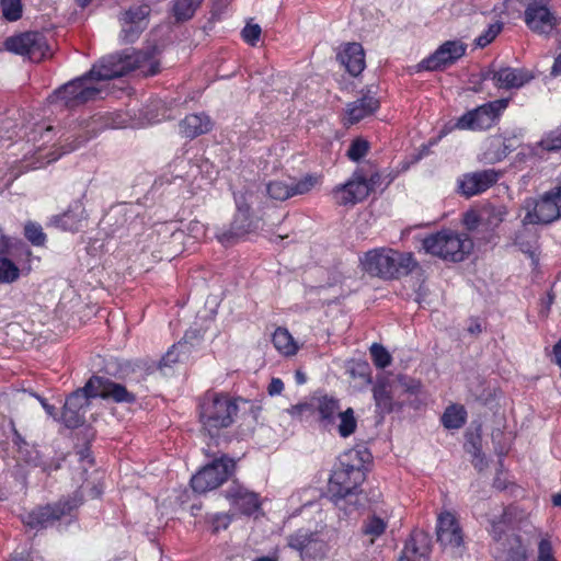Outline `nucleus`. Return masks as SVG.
I'll use <instances>...</instances> for the list:
<instances>
[{
	"mask_svg": "<svg viewBox=\"0 0 561 561\" xmlns=\"http://www.w3.org/2000/svg\"><path fill=\"white\" fill-rule=\"evenodd\" d=\"M154 53V49L144 51L125 49L104 56L93 65L90 71L57 89L49 96V102L75 108L98 99L101 93V89L96 85L99 81L119 78L134 70H138L145 77L154 76L160 70V61Z\"/></svg>",
	"mask_w": 561,
	"mask_h": 561,
	"instance_id": "nucleus-1",
	"label": "nucleus"
},
{
	"mask_svg": "<svg viewBox=\"0 0 561 561\" xmlns=\"http://www.w3.org/2000/svg\"><path fill=\"white\" fill-rule=\"evenodd\" d=\"M365 480L363 463L357 450H348L339 458L329 481V493L340 510H346V497Z\"/></svg>",
	"mask_w": 561,
	"mask_h": 561,
	"instance_id": "nucleus-2",
	"label": "nucleus"
},
{
	"mask_svg": "<svg viewBox=\"0 0 561 561\" xmlns=\"http://www.w3.org/2000/svg\"><path fill=\"white\" fill-rule=\"evenodd\" d=\"M360 265L371 276L392 279L412 272L416 262L411 253L399 252L390 248H378L367 251L360 257Z\"/></svg>",
	"mask_w": 561,
	"mask_h": 561,
	"instance_id": "nucleus-3",
	"label": "nucleus"
},
{
	"mask_svg": "<svg viewBox=\"0 0 561 561\" xmlns=\"http://www.w3.org/2000/svg\"><path fill=\"white\" fill-rule=\"evenodd\" d=\"M238 405L229 396L206 393L199 403V421L203 430L215 437L220 430L229 427L237 415Z\"/></svg>",
	"mask_w": 561,
	"mask_h": 561,
	"instance_id": "nucleus-4",
	"label": "nucleus"
},
{
	"mask_svg": "<svg viewBox=\"0 0 561 561\" xmlns=\"http://www.w3.org/2000/svg\"><path fill=\"white\" fill-rule=\"evenodd\" d=\"M473 243L467 233L442 230L423 239L424 250L451 262H461L472 250Z\"/></svg>",
	"mask_w": 561,
	"mask_h": 561,
	"instance_id": "nucleus-5",
	"label": "nucleus"
},
{
	"mask_svg": "<svg viewBox=\"0 0 561 561\" xmlns=\"http://www.w3.org/2000/svg\"><path fill=\"white\" fill-rule=\"evenodd\" d=\"M31 249L21 241L0 253V284L11 285L26 276L31 271Z\"/></svg>",
	"mask_w": 561,
	"mask_h": 561,
	"instance_id": "nucleus-6",
	"label": "nucleus"
},
{
	"mask_svg": "<svg viewBox=\"0 0 561 561\" xmlns=\"http://www.w3.org/2000/svg\"><path fill=\"white\" fill-rule=\"evenodd\" d=\"M525 225L550 224L561 217V185L546 192L540 199H527Z\"/></svg>",
	"mask_w": 561,
	"mask_h": 561,
	"instance_id": "nucleus-7",
	"label": "nucleus"
},
{
	"mask_svg": "<svg viewBox=\"0 0 561 561\" xmlns=\"http://www.w3.org/2000/svg\"><path fill=\"white\" fill-rule=\"evenodd\" d=\"M234 467V460L222 455L194 474L191 479V486L197 493L215 490L232 474Z\"/></svg>",
	"mask_w": 561,
	"mask_h": 561,
	"instance_id": "nucleus-8",
	"label": "nucleus"
},
{
	"mask_svg": "<svg viewBox=\"0 0 561 561\" xmlns=\"http://www.w3.org/2000/svg\"><path fill=\"white\" fill-rule=\"evenodd\" d=\"M437 541L451 557H461L465 551V538L458 518L451 512L438 514L436 524Z\"/></svg>",
	"mask_w": 561,
	"mask_h": 561,
	"instance_id": "nucleus-9",
	"label": "nucleus"
},
{
	"mask_svg": "<svg viewBox=\"0 0 561 561\" xmlns=\"http://www.w3.org/2000/svg\"><path fill=\"white\" fill-rule=\"evenodd\" d=\"M508 100L501 99L485 103L468 111L456 122V128L461 130H485L493 126L501 113L507 107Z\"/></svg>",
	"mask_w": 561,
	"mask_h": 561,
	"instance_id": "nucleus-10",
	"label": "nucleus"
},
{
	"mask_svg": "<svg viewBox=\"0 0 561 561\" xmlns=\"http://www.w3.org/2000/svg\"><path fill=\"white\" fill-rule=\"evenodd\" d=\"M287 545L299 552L302 561H322L329 551V546L321 534L308 529H298L289 535Z\"/></svg>",
	"mask_w": 561,
	"mask_h": 561,
	"instance_id": "nucleus-11",
	"label": "nucleus"
},
{
	"mask_svg": "<svg viewBox=\"0 0 561 561\" xmlns=\"http://www.w3.org/2000/svg\"><path fill=\"white\" fill-rule=\"evenodd\" d=\"M4 47L16 55L27 56L33 61L44 59L49 49L46 37L39 32H26L8 37Z\"/></svg>",
	"mask_w": 561,
	"mask_h": 561,
	"instance_id": "nucleus-12",
	"label": "nucleus"
},
{
	"mask_svg": "<svg viewBox=\"0 0 561 561\" xmlns=\"http://www.w3.org/2000/svg\"><path fill=\"white\" fill-rule=\"evenodd\" d=\"M85 392L94 398L111 399L117 403H133L136 397L125 386L102 377L92 376L84 386Z\"/></svg>",
	"mask_w": 561,
	"mask_h": 561,
	"instance_id": "nucleus-13",
	"label": "nucleus"
},
{
	"mask_svg": "<svg viewBox=\"0 0 561 561\" xmlns=\"http://www.w3.org/2000/svg\"><path fill=\"white\" fill-rule=\"evenodd\" d=\"M93 123L94 119H84L81 123L75 124L61 134L60 138L65 144L58 149V152L53 151L45 156L41 154L39 157L47 158V163H50L58 160L62 154L76 150L80 145L95 136L92 129Z\"/></svg>",
	"mask_w": 561,
	"mask_h": 561,
	"instance_id": "nucleus-14",
	"label": "nucleus"
},
{
	"mask_svg": "<svg viewBox=\"0 0 561 561\" xmlns=\"http://www.w3.org/2000/svg\"><path fill=\"white\" fill-rule=\"evenodd\" d=\"M467 49V45L460 41H447L442 44L431 56L419 64L420 70H438L453 65L461 58Z\"/></svg>",
	"mask_w": 561,
	"mask_h": 561,
	"instance_id": "nucleus-15",
	"label": "nucleus"
},
{
	"mask_svg": "<svg viewBox=\"0 0 561 561\" xmlns=\"http://www.w3.org/2000/svg\"><path fill=\"white\" fill-rule=\"evenodd\" d=\"M368 195L366 175L362 169H357L346 183L336 186L333 191L336 204L342 206H353L364 201Z\"/></svg>",
	"mask_w": 561,
	"mask_h": 561,
	"instance_id": "nucleus-16",
	"label": "nucleus"
},
{
	"mask_svg": "<svg viewBox=\"0 0 561 561\" xmlns=\"http://www.w3.org/2000/svg\"><path fill=\"white\" fill-rule=\"evenodd\" d=\"M483 80H492L497 89H519L534 79V75L525 68L492 66L482 75Z\"/></svg>",
	"mask_w": 561,
	"mask_h": 561,
	"instance_id": "nucleus-17",
	"label": "nucleus"
},
{
	"mask_svg": "<svg viewBox=\"0 0 561 561\" xmlns=\"http://www.w3.org/2000/svg\"><path fill=\"white\" fill-rule=\"evenodd\" d=\"M71 508L72 507L68 502L38 506L23 515L22 520L31 528H46L69 513Z\"/></svg>",
	"mask_w": 561,
	"mask_h": 561,
	"instance_id": "nucleus-18",
	"label": "nucleus"
},
{
	"mask_svg": "<svg viewBox=\"0 0 561 561\" xmlns=\"http://www.w3.org/2000/svg\"><path fill=\"white\" fill-rule=\"evenodd\" d=\"M89 396L84 387L73 391L67 399L62 409L61 420L69 428H76L84 423V414L89 407Z\"/></svg>",
	"mask_w": 561,
	"mask_h": 561,
	"instance_id": "nucleus-19",
	"label": "nucleus"
},
{
	"mask_svg": "<svg viewBox=\"0 0 561 561\" xmlns=\"http://www.w3.org/2000/svg\"><path fill=\"white\" fill-rule=\"evenodd\" d=\"M499 178L500 173L493 169L465 174L459 180V190L462 195L471 197L485 192L497 182Z\"/></svg>",
	"mask_w": 561,
	"mask_h": 561,
	"instance_id": "nucleus-20",
	"label": "nucleus"
},
{
	"mask_svg": "<svg viewBox=\"0 0 561 561\" xmlns=\"http://www.w3.org/2000/svg\"><path fill=\"white\" fill-rule=\"evenodd\" d=\"M525 23L533 32L547 35L558 25V19L545 4L531 3L525 10Z\"/></svg>",
	"mask_w": 561,
	"mask_h": 561,
	"instance_id": "nucleus-21",
	"label": "nucleus"
},
{
	"mask_svg": "<svg viewBox=\"0 0 561 561\" xmlns=\"http://www.w3.org/2000/svg\"><path fill=\"white\" fill-rule=\"evenodd\" d=\"M225 497L241 514L252 515L260 508L259 495L233 481L225 491Z\"/></svg>",
	"mask_w": 561,
	"mask_h": 561,
	"instance_id": "nucleus-22",
	"label": "nucleus"
},
{
	"mask_svg": "<svg viewBox=\"0 0 561 561\" xmlns=\"http://www.w3.org/2000/svg\"><path fill=\"white\" fill-rule=\"evenodd\" d=\"M255 229V222L251 214L236 213L230 227L217 233L218 241L228 247L243 238L249 232Z\"/></svg>",
	"mask_w": 561,
	"mask_h": 561,
	"instance_id": "nucleus-23",
	"label": "nucleus"
},
{
	"mask_svg": "<svg viewBox=\"0 0 561 561\" xmlns=\"http://www.w3.org/2000/svg\"><path fill=\"white\" fill-rule=\"evenodd\" d=\"M376 412L383 416L393 411L396 402L392 397L391 382L385 376L377 377L373 386Z\"/></svg>",
	"mask_w": 561,
	"mask_h": 561,
	"instance_id": "nucleus-24",
	"label": "nucleus"
},
{
	"mask_svg": "<svg viewBox=\"0 0 561 561\" xmlns=\"http://www.w3.org/2000/svg\"><path fill=\"white\" fill-rule=\"evenodd\" d=\"M337 59L354 77L365 69V53L363 46L358 43L346 44L343 50L337 54Z\"/></svg>",
	"mask_w": 561,
	"mask_h": 561,
	"instance_id": "nucleus-25",
	"label": "nucleus"
},
{
	"mask_svg": "<svg viewBox=\"0 0 561 561\" xmlns=\"http://www.w3.org/2000/svg\"><path fill=\"white\" fill-rule=\"evenodd\" d=\"M400 561H430V545L423 533H414L405 542Z\"/></svg>",
	"mask_w": 561,
	"mask_h": 561,
	"instance_id": "nucleus-26",
	"label": "nucleus"
},
{
	"mask_svg": "<svg viewBox=\"0 0 561 561\" xmlns=\"http://www.w3.org/2000/svg\"><path fill=\"white\" fill-rule=\"evenodd\" d=\"M213 128L210 117L204 113L190 114L180 122L182 136L193 139L208 133Z\"/></svg>",
	"mask_w": 561,
	"mask_h": 561,
	"instance_id": "nucleus-27",
	"label": "nucleus"
},
{
	"mask_svg": "<svg viewBox=\"0 0 561 561\" xmlns=\"http://www.w3.org/2000/svg\"><path fill=\"white\" fill-rule=\"evenodd\" d=\"M379 107V101L371 94H365L360 99L347 104L346 119L350 124H355L360 119L371 115Z\"/></svg>",
	"mask_w": 561,
	"mask_h": 561,
	"instance_id": "nucleus-28",
	"label": "nucleus"
},
{
	"mask_svg": "<svg viewBox=\"0 0 561 561\" xmlns=\"http://www.w3.org/2000/svg\"><path fill=\"white\" fill-rule=\"evenodd\" d=\"M388 527V520L377 516L376 514H369L362 524L360 534L364 537L365 545H373L376 539L381 537Z\"/></svg>",
	"mask_w": 561,
	"mask_h": 561,
	"instance_id": "nucleus-29",
	"label": "nucleus"
},
{
	"mask_svg": "<svg viewBox=\"0 0 561 561\" xmlns=\"http://www.w3.org/2000/svg\"><path fill=\"white\" fill-rule=\"evenodd\" d=\"M83 209L80 205L70 207L67 211L61 215L55 216L51 222L61 230L65 231H78L81 227V222L84 219Z\"/></svg>",
	"mask_w": 561,
	"mask_h": 561,
	"instance_id": "nucleus-30",
	"label": "nucleus"
},
{
	"mask_svg": "<svg viewBox=\"0 0 561 561\" xmlns=\"http://www.w3.org/2000/svg\"><path fill=\"white\" fill-rule=\"evenodd\" d=\"M507 213V207L503 204L486 203L480 209L481 225L494 229L504 221Z\"/></svg>",
	"mask_w": 561,
	"mask_h": 561,
	"instance_id": "nucleus-31",
	"label": "nucleus"
},
{
	"mask_svg": "<svg viewBox=\"0 0 561 561\" xmlns=\"http://www.w3.org/2000/svg\"><path fill=\"white\" fill-rule=\"evenodd\" d=\"M316 401V409L320 415L321 422H323L325 426L333 424L335 416L340 412L339 400L325 394L317 398Z\"/></svg>",
	"mask_w": 561,
	"mask_h": 561,
	"instance_id": "nucleus-32",
	"label": "nucleus"
},
{
	"mask_svg": "<svg viewBox=\"0 0 561 561\" xmlns=\"http://www.w3.org/2000/svg\"><path fill=\"white\" fill-rule=\"evenodd\" d=\"M275 348L285 356H293L298 351V345L286 328H277L272 335Z\"/></svg>",
	"mask_w": 561,
	"mask_h": 561,
	"instance_id": "nucleus-33",
	"label": "nucleus"
},
{
	"mask_svg": "<svg viewBox=\"0 0 561 561\" xmlns=\"http://www.w3.org/2000/svg\"><path fill=\"white\" fill-rule=\"evenodd\" d=\"M515 511L516 510L513 506L504 507L501 511V514L499 516L494 514L490 518V524H491L490 533L495 540H500L502 538V535L505 533L507 526L513 520Z\"/></svg>",
	"mask_w": 561,
	"mask_h": 561,
	"instance_id": "nucleus-34",
	"label": "nucleus"
},
{
	"mask_svg": "<svg viewBox=\"0 0 561 561\" xmlns=\"http://www.w3.org/2000/svg\"><path fill=\"white\" fill-rule=\"evenodd\" d=\"M192 345L186 341L175 343L160 360V367H170L171 365L183 360L191 353Z\"/></svg>",
	"mask_w": 561,
	"mask_h": 561,
	"instance_id": "nucleus-35",
	"label": "nucleus"
},
{
	"mask_svg": "<svg viewBox=\"0 0 561 561\" xmlns=\"http://www.w3.org/2000/svg\"><path fill=\"white\" fill-rule=\"evenodd\" d=\"M467 420V412L462 405L453 404L442 415V423L448 430L460 428Z\"/></svg>",
	"mask_w": 561,
	"mask_h": 561,
	"instance_id": "nucleus-36",
	"label": "nucleus"
},
{
	"mask_svg": "<svg viewBox=\"0 0 561 561\" xmlns=\"http://www.w3.org/2000/svg\"><path fill=\"white\" fill-rule=\"evenodd\" d=\"M203 0H175L173 15L178 22H184L193 18L196 9Z\"/></svg>",
	"mask_w": 561,
	"mask_h": 561,
	"instance_id": "nucleus-37",
	"label": "nucleus"
},
{
	"mask_svg": "<svg viewBox=\"0 0 561 561\" xmlns=\"http://www.w3.org/2000/svg\"><path fill=\"white\" fill-rule=\"evenodd\" d=\"M150 13L148 4L134 5L122 13L119 21L124 24L145 25V20Z\"/></svg>",
	"mask_w": 561,
	"mask_h": 561,
	"instance_id": "nucleus-38",
	"label": "nucleus"
},
{
	"mask_svg": "<svg viewBox=\"0 0 561 561\" xmlns=\"http://www.w3.org/2000/svg\"><path fill=\"white\" fill-rule=\"evenodd\" d=\"M268 196L275 201H286L291 197L290 180H275L266 185Z\"/></svg>",
	"mask_w": 561,
	"mask_h": 561,
	"instance_id": "nucleus-39",
	"label": "nucleus"
},
{
	"mask_svg": "<svg viewBox=\"0 0 561 561\" xmlns=\"http://www.w3.org/2000/svg\"><path fill=\"white\" fill-rule=\"evenodd\" d=\"M337 416L340 419V423L337 426L339 434L342 437H348L355 432L357 426L354 410L352 408H348L344 412H339Z\"/></svg>",
	"mask_w": 561,
	"mask_h": 561,
	"instance_id": "nucleus-40",
	"label": "nucleus"
},
{
	"mask_svg": "<svg viewBox=\"0 0 561 561\" xmlns=\"http://www.w3.org/2000/svg\"><path fill=\"white\" fill-rule=\"evenodd\" d=\"M319 183V178L308 174L299 181L290 180L291 197L309 193Z\"/></svg>",
	"mask_w": 561,
	"mask_h": 561,
	"instance_id": "nucleus-41",
	"label": "nucleus"
},
{
	"mask_svg": "<svg viewBox=\"0 0 561 561\" xmlns=\"http://www.w3.org/2000/svg\"><path fill=\"white\" fill-rule=\"evenodd\" d=\"M24 236L35 247H43L47 239L42 226L33 221L25 224Z\"/></svg>",
	"mask_w": 561,
	"mask_h": 561,
	"instance_id": "nucleus-42",
	"label": "nucleus"
},
{
	"mask_svg": "<svg viewBox=\"0 0 561 561\" xmlns=\"http://www.w3.org/2000/svg\"><path fill=\"white\" fill-rule=\"evenodd\" d=\"M496 561H527L526 549L518 539H515L507 551L496 557Z\"/></svg>",
	"mask_w": 561,
	"mask_h": 561,
	"instance_id": "nucleus-43",
	"label": "nucleus"
},
{
	"mask_svg": "<svg viewBox=\"0 0 561 561\" xmlns=\"http://www.w3.org/2000/svg\"><path fill=\"white\" fill-rule=\"evenodd\" d=\"M538 147L547 151L561 149V126L546 134L538 142Z\"/></svg>",
	"mask_w": 561,
	"mask_h": 561,
	"instance_id": "nucleus-44",
	"label": "nucleus"
},
{
	"mask_svg": "<svg viewBox=\"0 0 561 561\" xmlns=\"http://www.w3.org/2000/svg\"><path fill=\"white\" fill-rule=\"evenodd\" d=\"M503 30V23L496 21L488 26V28L476 38V45L480 48L488 46L491 42L495 39V37Z\"/></svg>",
	"mask_w": 561,
	"mask_h": 561,
	"instance_id": "nucleus-45",
	"label": "nucleus"
},
{
	"mask_svg": "<svg viewBox=\"0 0 561 561\" xmlns=\"http://www.w3.org/2000/svg\"><path fill=\"white\" fill-rule=\"evenodd\" d=\"M370 355L378 368H386L391 364V355L381 344L374 343L370 346Z\"/></svg>",
	"mask_w": 561,
	"mask_h": 561,
	"instance_id": "nucleus-46",
	"label": "nucleus"
},
{
	"mask_svg": "<svg viewBox=\"0 0 561 561\" xmlns=\"http://www.w3.org/2000/svg\"><path fill=\"white\" fill-rule=\"evenodd\" d=\"M369 150V144L367 140L357 138L352 141L350 145V148L347 150V157L352 161H359L362 158H364Z\"/></svg>",
	"mask_w": 561,
	"mask_h": 561,
	"instance_id": "nucleus-47",
	"label": "nucleus"
},
{
	"mask_svg": "<svg viewBox=\"0 0 561 561\" xmlns=\"http://www.w3.org/2000/svg\"><path fill=\"white\" fill-rule=\"evenodd\" d=\"M237 211L236 213H248L251 214V204L253 193L250 188H244L233 193Z\"/></svg>",
	"mask_w": 561,
	"mask_h": 561,
	"instance_id": "nucleus-48",
	"label": "nucleus"
},
{
	"mask_svg": "<svg viewBox=\"0 0 561 561\" xmlns=\"http://www.w3.org/2000/svg\"><path fill=\"white\" fill-rule=\"evenodd\" d=\"M1 7L3 16L9 21H16L22 15L21 0H2Z\"/></svg>",
	"mask_w": 561,
	"mask_h": 561,
	"instance_id": "nucleus-49",
	"label": "nucleus"
},
{
	"mask_svg": "<svg viewBox=\"0 0 561 561\" xmlns=\"http://www.w3.org/2000/svg\"><path fill=\"white\" fill-rule=\"evenodd\" d=\"M537 561H558L554 557L552 543L548 538H542L538 543Z\"/></svg>",
	"mask_w": 561,
	"mask_h": 561,
	"instance_id": "nucleus-50",
	"label": "nucleus"
},
{
	"mask_svg": "<svg viewBox=\"0 0 561 561\" xmlns=\"http://www.w3.org/2000/svg\"><path fill=\"white\" fill-rule=\"evenodd\" d=\"M122 38L126 43L135 42L139 34L145 28V25H135V24H124L122 23Z\"/></svg>",
	"mask_w": 561,
	"mask_h": 561,
	"instance_id": "nucleus-51",
	"label": "nucleus"
},
{
	"mask_svg": "<svg viewBox=\"0 0 561 561\" xmlns=\"http://www.w3.org/2000/svg\"><path fill=\"white\" fill-rule=\"evenodd\" d=\"M261 35V27L257 24H248L242 30V38L244 42L250 44L251 46H254L256 42L259 41Z\"/></svg>",
	"mask_w": 561,
	"mask_h": 561,
	"instance_id": "nucleus-52",
	"label": "nucleus"
},
{
	"mask_svg": "<svg viewBox=\"0 0 561 561\" xmlns=\"http://www.w3.org/2000/svg\"><path fill=\"white\" fill-rule=\"evenodd\" d=\"M231 523V516L228 514H215L211 517V525L214 527V531H219L220 529H227Z\"/></svg>",
	"mask_w": 561,
	"mask_h": 561,
	"instance_id": "nucleus-53",
	"label": "nucleus"
},
{
	"mask_svg": "<svg viewBox=\"0 0 561 561\" xmlns=\"http://www.w3.org/2000/svg\"><path fill=\"white\" fill-rule=\"evenodd\" d=\"M463 224L469 230H473L481 224L480 211H468L463 217Z\"/></svg>",
	"mask_w": 561,
	"mask_h": 561,
	"instance_id": "nucleus-54",
	"label": "nucleus"
},
{
	"mask_svg": "<svg viewBox=\"0 0 561 561\" xmlns=\"http://www.w3.org/2000/svg\"><path fill=\"white\" fill-rule=\"evenodd\" d=\"M312 405L309 403H298L290 407L287 412L294 417H301L305 413L311 412Z\"/></svg>",
	"mask_w": 561,
	"mask_h": 561,
	"instance_id": "nucleus-55",
	"label": "nucleus"
},
{
	"mask_svg": "<svg viewBox=\"0 0 561 561\" xmlns=\"http://www.w3.org/2000/svg\"><path fill=\"white\" fill-rule=\"evenodd\" d=\"M53 131L54 127L51 126L38 127L33 131L34 134L41 133V139H43V142L37 146L38 151H42V147L53 139Z\"/></svg>",
	"mask_w": 561,
	"mask_h": 561,
	"instance_id": "nucleus-56",
	"label": "nucleus"
},
{
	"mask_svg": "<svg viewBox=\"0 0 561 561\" xmlns=\"http://www.w3.org/2000/svg\"><path fill=\"white\" fill-rule=\"evenodd\" d=\"M284 390V382L279 378H273L267 387L270 396L280 394Z\"/></svg>",
	"mask_w": 561,
	"mask_h": 561,
	"instance_id": "nucleus-57",
	"label": "nucleus"
},
{
	"mask_svg": "<svg viewBox=\"0 0 561 561\" xmlns=\"http://www.w3.org/2000/svg\"><path fill=\"white\" fill-rule=\"evenodd\" d=\"M402 386L408 392L416 393L421 388V383L415 380H408L407 378H400Z\"/></svg>",
	"mask_w": 561,
	"mask_h": 561,
	"instance_id": "nucleus-58",
	"label": "nucleus"
},
{
	"mask_svg": "<svg viewBox=\"0 0 561 561\" xmlns=\"http://www.w3.org/2000/svg\"><path fill=\"white\" fill-rule=\"evenodd\" d=\"M381 176L378 172L373 173L369 179L366 178V184L368 186V194L373 192L376 187H378L380 183Z\"/></svg>",
	"mask_w": 561,
	"mask_h": 561,
	"instance_id": "nucleus-59",
	"label": "nucleus"
},
{
	"mask_svg": "<svg viewBox=\"0 0 561 561\" xmlns=\"http://www.w3.org/2000/svg\"><path fill=\"white\" fill-rule=\"evenodd\" d=\"M35 397L39 400V402H41L42 407L44 408L45 412L49 416H51L53 419L57 420V409L54 405L47 403V401L45 399H43V398H41L38 396H35Z\"/></svg>",
	"mask_w": 561,
	"mask_h": 561,
	"instance_id": "nucleus-60",
	"label": "nucleus"
},
{
	"mask_svg": "<svg viewBox=\"0 0 561 561\" xmlns=\"http://www.w3.org/2000/svg\"><path fill=\"white\" fill-rule=\"evenodd\" d=\"M553 355L556 364L561 367V339L559 342L553 346Z\"/></svg>",
	"mask_w": 561,
	"mask_h": 561,
	"instance_id": "nucleus-61",
	"label": "nucleus"
},
{
	"mask_svg": "<svg viewBox=\"0 0 561 561\" xmlns=\"http://www.w3.org/2000/svg\"><path fill=\"white\" fill-rule=\"evenodd\" d=\"M551 73L554 76L561 75V54L554 59Z\"/></svg>",
	"mask_w": 561,
	"mask_h": 561,
	"instance_id": "nucleus-62",
	"label": "nucleus"
},
{
	"mask_svg": "<svg viewBox=\"0 0 561 561\" xmlns=\"http://www.w3.org/2000/svg\"><path fill=\"white\" fill-rule=\"evenodd\" d=\"M295 380L298 385H304L307 381V377L301 370H297L295 373Z\"/></svg>",
	"mask_w": 561,
	"mask_h": 561,
	"instance_id": "nucleus-63",
	"label": "nucleus"
},
{
	"mask_svg": "<svg viewBox=\"0 0 561 561\" xmlns=\"http://www.w3.org/2000/svg\"><path fill=\"white\" fill-rule=\"evenodd\" d=\"M468 331L471 333V334H478L482 331L481 329V324L476 322L473 324H471L469 328H468Z\"/></svg>",
	"mask_w": 561,
	"mask_h": 561,
	"instance_id": "nucleus-64",
	"label": "nucleus"
}]
</instances>
